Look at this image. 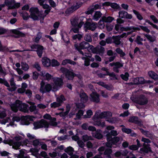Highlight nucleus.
<instances>
[{
    "mask_svg": "<svg viewBox=\"0 0 158 158\" xmlns=\"http://www.w3.org/2000/svg\"><path fill=\"white\" fill-rule=\"evenodd\" d=\"M63 84V80L61 78L55 77L53 79V82L51 84L47 83L45 84L43 81H41L40 90L43 93L49 92L51 90L56 91L59 89V87L62 86Z\"/></svg>",
    "mask_w": 158,
    "mask_h": 158,
    "instance_id": "f257e3e1",
    "label": "nucleus"
},
{
    "mask_svg": "<svg viewBox=\"0 0 158 158\" xmlns=\"http://www.w3.org/2000/svg\"><path fill=\"white\" fill-rule=\"evenodd\" d=\"M12 110L15 112H16L19 110L24 112L28 111V106L24 103H22L19 100H17L15 103L10 106Z\"/></svg>",
    "mask_w": 158,
    "mask_h": 158,
    "instance_id": "f03ea898",
    "label": "nucleus"
},
{
    "mask_svg": "<svg viewBox=\"0 0 158 158\" xmlns=\"http://www.w3.org/2000/svg\"><path fill=\"white\" fill-rule=\"evenodd\" d=\"M104 134H106L107 139L108 142L106 143V145L107 147L110 148L112 146V144H116L118 143V144L120 143L122 141V138H119L117 137H114L112 138V137L110 136L109 132L105 131L103 132Z\"/></svg>",
    "mask_w": 158,
    "mask_h": 158,
    "instance_id": "7ed1b4c3",
    "label": "nucleus"
},
{
    "mask_svg": "<svg viewBox=\"0 0 158 158\" xmlns=\"http://www.w3.org/2000/svg\"><path fill=\"white\" fill-rule=\"evenodd\" d=\"M30 17L34 20H37L38 19H43L44 17L46 16L41 13L39 11L37 8L33 7L30 9Z\"/></svg>",
    "mask_w": 158,
    "mask_h": 158,
    "instance_id": "20e7f679",
    "label": "nucleus"
},
{
    "mask_svg": "<svg viewBox=\"0 0 158 158\" xmlns=\"http://www.w3.org/2000/svg\"><path fill=\"white\" fill-rule=\"evenodd\" d=\"M112 116V113L109 112H104L101 113L97 112L94 116L93 119L95 121H97L98 118H109Z\"/></svg>",
    "mask_w": 158,
    "mask_h": 158,
    "instance_id": "39448f33",
    "label": "nucleus"
},
{
    "mask_svg": "<svg viewBox=\"0 0 158 158\" xmlns=\"http://www.w3.org/2000/svg\"><path fill=\"white\" fill-rule=\"evenodd\" d=\"M74 46L80 52V53L82 55H84L83 52L81 50V49L84 48H87L88 47H90L91 48L93 46L91 45L90 46L89 44L85 42H83L80 44H75Z\"/></svg>",
    "mask_w": 158,
    "mask_h": 158,
    "instance_id": "423d86ee",
    "label": "nucleus"
},
{
    "mask_svg": "<svg viewBox=\"0 0 158 158\" xmlns=\"http://www.w3.org/2000/svg\"><path fill=\"white\" fill-rule=\"evenodd\" d=\"M34 129H37L42 127H48L49 124L46 120L42 119L39 122H36L34 123Z\"/></svg>",
    "mask_w": 158,
    "mask_h": 158,
    "instance_id": "0eeeda50",
    "label": "nucleus"
},
{
    "mask_svg": "<svg viewBox=\"0 0 158 158\" xmlns=\"http://www.w3.org/2000/svg\"><path fill=\"white\" fill-rule=\"evenodd\" d=\"M5 3L8 7V9L18 8L20 6V3H16L14 0H6Z\"/></svg>",
    "mask_w": 158,
    "mask_h": 158,
    "instance_id": "6e6552de",
    "label": "nucleus"
},
{
    "mask_svg": "<svg viewBox=\"0 0 158 158\" xmlns=\"http://www.w3.org/2000/svg\"><path fill=\"white\" fill-rule=\"evenodd\" d=\"M131 100L134 102L138 103L141 105H144L147 103V99L144 96L138 98H135L133 97L131 98Z\"/></svg>",
    "mask_w": 158,
    "mask_h": 158,
    "instance_id": "1a4fd4ad",
    "label": "nucleus"
},
{
    "mask_svg": "<svg viewBox=\"0 0 158 158\" xmlns=\"http://www.w3.org/2000/svg\"><path fill=\"white\" fill-rule=\"evenodd\" d=\"M118 17L120 18H125L131 19L132 18L131 15L123 10H120L118 13Z\"/></svg>",
    "mask_w": 158,
    "mask_h": 158,
    "instance_id": "9d476101",
    "label": "nucleus"
},
{
    "mask_svg": "<svg viewBox=\"0 0 158 158\" xmlns=\"http://www.w3.org/2000/svg\"><path fill=\"white\" fill-rule=\"evenodd\" d=\"M21 124L23 125H28L30 121L33 120V117L30 116H23L21 117Z\"/></svg>",
    "mask_w": 158,
    "mask_h": 158,
    "instance_id": "9b49d317",
    "label": "nucleus"
},
{
    "mask_svg": "<svg viewBox=\"0 0 158 158\" xmlns=\"http://www.w3.org/2000/svg\"><path fill=\"white\" fill-rule=\"evenodd\" d=\"M90 100L96 103L99 102L100 101L99 95L96 92H92L90 95Z\"/></svg>",
    "mask_w": 158,
    "mask_h": 158,
    "instance_id": "f8f14e48",
    "label": "nucleus"
},
{
    "mask_svg": "<svg viewBox=\"0 0 158 158\" xmlns=\"http://www.w3.org/2000/svg\"><path fill=\"white\" fill-rule=\"evenodd\" d=\"M43 117L44 118L50 120V124L53 126H56L57 124V123L55 122L56 119L55 118H52L51 115L48 114H45Z\"/></svg>",
    "mask_w": 158,
    "mask_h": 158,
    "instance_id": "ddd939ff",
    "label": "nucleus"
},
{
    "mask_svg": "<svg viewBox=\"0 0 158 158\" xmlns=\"http://www.w3.org/2000/svg\"><path fill=\"white\" fill-rule=\"evenodd\" d=\"M84 27L87 29L94 31L96 28L97 25L95 23L87 22L85 24Z\"/></svg>",
    "mask_w": 158,
    "mask_h": 158,
    "instance_id": "4468645a",
    "label": "nucleus"
},
{
    "mask_svg": "<svg viewBox=\"0 0 158 158\" xmlns=\"http://www.w3.org/2000/svg\"><path fill=\"white\" fill-rule=\"evenodd\" d=\"M81 101L83 103L86 102L88 99V97L83 90H81L79 94Z\"/></svg>",
    "mask_w": 158,
    "mask_h": 158,
    "instance_id": "2eb2a0df",
    "label": "nucleus"
},
{
    "mask_svg": "<svg viewBox=\"0 0 158 158\" xmlns=\"http://www.w3.org/2000/svg\"><path fill=\"white\" fill-rule=\"evenodd\" d=\"M42 64L44 67H48L51 65V61L50 60L46 57L42 58Z\"/></svg>",
    "mask_w": 158,
    "mask_h": 158,
    "instance_id": "dca6fc26",
    "label": "nucleus"
},
{
    "mask_svg": "<svg viewBox=\"0 0 158 158\" xmlns=\"http://www.w3.org/2000/svg\"><path fill=\"white\" fill-rule=\"evenodd\" d=\"M41 75L46 80H49L51 79H53L54 78H53L52 76L48 73H46L44 71H42L41 72Z\"/></svg>",
    "mask_w": 158,
    "mask_h": 158,
    "instance_id": "f3484780",
    "label": "nucleus"
},
{
    "mask_svg": "<svg viewBox=\"0 0 158 158\" xmlns=\"http://www.w3.org/2000/svg\"><path fill=\"white\" fill-rule=\"evenodd\" d=\"M92 135L94 137L99 139L102 137V135L101 134V131L100 130H98L95 132L92 133Z\"/></svg>",
    "mask_w": 158,
    "mask_h": 158,
    "instance_id": "a211bd4d",
    "label": "nucleus"
},
{
    "mask_svg": "<svg viewBox=\"0 0 158 158\" xmlns=\"http://www.w3.org/2000/svg\"><path fill=\"white\" fill-rule=\"evenodd\" d=\"M102 6H110L112 8L114 9H118L120 7L116 3H110L109 2H106L102 4Z\"/></svg>",
    "mask_w": 158,
    "mask_h": 158,
    "instance_id": "6ab92c4d",
    "label": "nucleus"
},
{
    "mask_svg": "<svg viewBox=\"0 0 158 158\" xmlns=\"http://www.w3.org/2000/svg\"><path fill=\"white\" fill-rule=\"evenodd\" d=\"M75 76L74 73L72 71H67L65 74L66 78L68 80H72Z\"/></svg>",
    "mask_w": 158,
    "mask_h": 158,
    "instance_id": "aec40b11",
    "label": "nucleus"
},
{
    "mask_svg": "<svg viewBox=\"0 0 158 158\" xmlns=\"http://www.w3.org/2000/svg\"><path fill=\"white\" fill-rule=\"evenodd\" d=\"M101 118H98L97 119V121H95L94 120V124L95 125H97L98 126L103 127L105 126V122H102L99 121V119Z\"/></svg>",
    "mask_w": 158,
    "mask_h": 158,
    "instance_id": "412c9836",
    "label": "nucleus"
},
{
    "mask_svg": "<svg viewBox=\"0 0 158 158\" xmlns=\"http://www.w3.org/2000/svg\"><path fill=\"white\" fill-rule=\"evenodd\" d=\"M28 103L30 105H32L29 108V110L31 112H34L35 113H36L38 111L36 109V107L35 106L33 105L35 103L31 102H28Z\"/></svg>",
    "mask_w": 158,
    "mask_h": 158,
    "instance_id": "4be33fe9",
    "label": "nucleus"
},
{
    "mask_svg": "<svg viewBox=\"0 0 158 158\" xmlns=\"http://www.w3.org/2000/svg\"><path fill=\"white\" fill-rule=\"evenodd\" d=\"M114 19V18L111 16L108 17L104 16L102 18V20L106 23H111Z\"/></svg>",
    "mask_w": 158,
    "mask_h": 158,
    "instance_id": "5701e85b",
    "label": "nucleus"
},
{
    "mask_svg": "<svg viewBox=\"0 0 158 158\" xmlns=\"http://www.w3.org/2000/svg\"><path fill=\"white\" fill-rule=\"evenodd\" d=\"M102 14L100 11H96L93 17V19L95 21H97L102 16Z\"/></svg>",
    "mask_w": 158,
    "mask_h": 158,
    "instance_id": "b1692460",
    "label": "nucleus"
},
{
    "mask_svg": "<svg viewBox=\"0 0 158 158\" xmlns=\"http://www.w3.org/2000/svg\"><path fill=\"white\" fill-rule=\"evenodd\" d=\"M134 82L136 84L143 83H144V79L142 77L136 78L134 79Z\"/></svg>",
    "mask_w": 158,
    "mask_h": 158,
    "instance_id": "393cba45",
    "label": "nucleus"
},
{
    "mask_svg": "<svg viewBox=\"0 0 158 158\" xmlns=\"http://www.w3.org/2000/svg\"><path fill=\"white\" fill-rule=\"evenodd\" d=\"M112 39L113 40V43L116 45H119L120 44V38L119 36H113Z\"/></svg>",
    "mask_w": 158,
    "mask_h": 158,
    "instance_id": "a878e982",
    "label": "nucleus"
},
{
    "mask_svg": "<svg viewBox=\"0 0 158 158\" xmlns=\"http://www.w3.org/2000/svg\"><path fill=\"white\" fill-rule=\"evenodd\" d=\"M44 49L43 46L40 45L39 47L37 49V52L38 56L41 57L43 54V51Z\"/></svg>",
    "mask_w": 158,
    "mask_h": 158,
    "instance_id": "bb28decb",
    "label": "nucleus"
},
{
    "mask_svg": "<svg viewBox=\"0 0 158 158\" xmlns=\"http://www.w3.org/2000/svg\"><path fill=\"white\" fill-rule=\"evenodd\" d=\"M112 152V150L110 149H107L105 150L104 153L105 158H111L110 155Z\"/></svg>",
    "mask_w": 158,
    "mask_h": 158,
    "instance_id": "cd10ccee",
    "label": "nucleus"
},
{
    "mask_svg": "<svg viewBox=\"0 0 158 158\" xmlns=\"http://www.w3.org/2000/svg\"><path fill=\"white\" fill-rule=\"evenodd\" d=\"M133 11L139 20H141L143 19V18L142 16L138 11L135 10H133Z\"/></svg>",
    "mask_w": 158,
    "mask_h": 158,
    "instance_id": "c85d7f7f",
    "label": "nucleus"
},
{
    "mask_svg": "<svg viewBox=\"0 0 158 158\" xmlns=\"http://www.w3.org/2000/svg\"><path fill=\"white\" fill-rule=\"evenodd\" d=\"M65 100V99L64 96L62 95L56 98V101L58 102L61 105L64 101Z\"/></svg>",
    "mask_w": 158,
    "mask_h": 158,
    "instance_id": "c756f323",
    "label": "nucleus"
},
{
    "mask_svg": "<svg viewBox=\"0 0 158 158\" xmlns=\"http://www.w3.org/2000/svg\"><path fill=\"white\" fill-rule=\"evenodd\" d=\"M68 63H69L73 65L76 64L75 62L69 59H65L63 61L62 64L63 65H65Z\"/></svg>",
    "mask_w": 158,
    "mask_h": 158,
    "instance_id": "7c9ffc66",
    "label": "nucleus"
},
{
    "mask_svg": "<svg viewBox=\"0 0 158 158\" xmlns=\"http://www.w3.org/2000/svg\"><path fill=\"white\" fill-rule=\"evenodd\" d=\"M148 74L149 76L154 79H158V75L154 72L150 71L148 72Z\"/></svg>",
    "mask_w": 158,
    "mask_h": 158,
    "instance_id": "2f4dec72",
    "label": "nucleus"
},
{
    "mask_svg": "<svg viewBox=\"0 0 158 158\" xmlns=\"http://www.w3.org/2000/svg\"><path fill=\"white\" fill-rule=\"evenodd\" d=\"M64 151L69 155H71L73 154L74 152L73 148L69 146L65 149Z\"/></svg>",
    "mask_w": 158,
    "mask_h": 158,
    "instance_id": "473e14b6",
    "label": "nucleus"
},
{
    "mask_svg": "<svg viewBox=\"0 0 158 158\" xmlns=\"http://www.w3.org/2000/svg\"><path fill=\"white\" fill-rule=\"evenodd\" d=\"M42 6H43V7L44 8L48 9L47 10H45V13L43 14L44 15H46L51 10L50 7L47 4H43Z\"/></svg>",
    "mask_w": 158,
    "mask_h": 158,
    "instance_id": "72a5a7b5",
    "label": "nucleus"
},
{
    "mask_svg": "<svg viewBox=\"0 0 158 158\" xmlns=\"http://www.w3.org/2000/svg\"><path fill=\"white\" fill-rule=\"evenodd\" d=\"M21 145V143L20 142H16L13 143L12 145L13 148L17 150L19 148V147Z\"/></svg>",
    "mask_w": 158,
    "mask_h": 158,
    "instance_id": "f704fd0d",
    "label": "nucleus"
},
{
    "mask_svg": "<svg viewBox=\"0 0 158 158\" xmlns=\"http://www.w3.org/2000/svg\"><path fill=\"white\" fill-rule=\"evenodd\" d=\"M24 151L23 149H22L20 151V153L19 154H15V157L17 158H24L25 156H24Z\"/></svg>",
    "mask_w": 158,
    "mask_h": 158,
    "instance_id": "c9c22d12",
    "label": "nucleus"
},
{
    "mask_svg": "<svg viewBox=\"0 0 158 158\" xmlns=\"http://www.w3.org/2000/svg\"><path fill=\"white\" fill-rule=\"evenodd\" d=\"M20 13L25 20H27L30 17L28 14L25 11H23L22 13L20 12Z\"/></svg>",
    "mask_w": 158,
    "mask_h": 158,
    "instance_id": "e433bc0d",
    "label": "nucleus"
},
{
    "mask_svg": "<svg viewBox=\"0 0 158 158\" xmlns=\"http://www.w3.org/2000/svg\"><path fill=\"white\" fill-rule=\"evenodd\" d=\"M144 147L140 149V150L143 152L147 153L151 151L150 148L146 146L145 144H143Z\"/></svg>",
    "mask_w": 158,
    "mask_h": 158,
    "instance_id": "4c0bfd02",
    "label": "nucleus"
},
{
    "mask_svg": "<svg viewBox=\"0 0 158 158\" xmlns=\"http://www.w3.org/2000/svg\"><path fill=\"white\" fill-rule=\"evenodd\" d=\"M144 36L151 42L154 41L156 40V38L154 36H152L150 35L145 34Z\"/></svg>",
    "mask_w": 158,
    "mask_h": 158,
    "instance_id": "58836bf2",
    "label": "nucleus"
},
{
    "mask_svg": "<svg viewBox=\"0 0 158 158\" xmlns=\"http://www.w3.org/2000/svg\"><path fill=\"white\" fill-rule=\"evenodd\" d=\"M30 151L31 152L33 155L36 156L38 154L39 150L37 149L32 148L30 149Z\"/></svg>",
    "mask_w": 158,
    "mask_h": 158,
    "instance_id": "ea45409f",
    "label": "nucleus"
},
{
    "mask_svg": "<svg viewBox=\"0 0 158 158\" xmlns=\"http://www.w3.org/2000/svg\"><path fill=\"white\" fill-rule=\"evenodd\" d=\"M82 5V3L81 2H79L74 4L72 6L74 10H75L80 7Z\"/></svg>",
    "mask_w": 158,
    "mask_h": 158,
    "instance_id": "a19ab883",
    "label": "nucleus"
},
{
    "mask_svg": "<svg viewBox=\"0 0 158 158\" xmlns=\"http://www.w3.org/2000/svg\"><path fill=\"white\" fill-rule=\"evenodd\" d=\"M61 106L60 104L57 101L54 102L50 104V107L53 108H56Z\"/></svg>",
    "mask_w": 158,
    "mask_h": 158,
    "instance_id": "79ce46f5",
    "label": "nucleus"
},
{
    "mask_svg": "<svg viewBox=\"0 0 158 158\" xmlns=\"http://www.w3.org/2000/svg\"><path fill=\"white\" fill-rule=\"evenodd\" d=\"M21 67L25 71L28 70L29 68L28 65L25 63H21Z\"/></svg>",
    "mask_w": 158,
    "mask_h": 158,
    "instance_id": "37998d69",
    "label": "nucleus"
},
{
    "mask_svg": "<svg viewBox=\"0 0 158 158\" xmlns=\"http://www.w3.org/2000/svg\"><path fill=\"white\" fill-rule=\"evenodd\" d=\"M82 139L84 142H85L89 140H92L93 139L90 136H89L87 135H84L82 136Z\"/></svg>",
    "mask_w": 158,
    "mask_h": 158,
    "instance_id": "c03bdc74",
    "label": "nucleus"
},
{
    "mask_svg": "<svg viewBox=\"0 0 158 158\" xmlns=\"http://www.w3.org/2000/svg\"><path fill=\"white\" fill-rule=\"evenodd\" d=\"M97 51V53L99 54L100 55H102L103 54L105 49L104 48L102 47H100V48H98Z\"/></svg>",
    "mask_w": 158,
    "mask_h": 158,
    "instance_id": "a18cd8bd",
    "label": "nucleus"
},
{
    "mask_svg": "<svg viewBox=\"0 0 158 158\" xmlns=\"http://www.w3.org/2000/svg\"><path fill=\"white\" fill-rule=\"evenodd\" d=\"M93 112L91 110H88L86 112V114L84 115L85 118H90L93 115Z\"/></svg>",
    "mask_w": 158,
    "mask_h": 158,
    "instance_id": "49530a36",
    "label": "nucleus"
},
{
    "mask_svg": "<svg viewBox=\"0 0 158 158\" xmlns=\"http://www.w3.org/2000/svg\"><path fill=\"white\" fill-rule=\"evenodd\" d=\"M138 120V118L136 117H130L128 120L129 122L131 123H135L137 122Z\"/></svg>",
    "mask_w": 158,
    "mask_h": 158,
    "instance_id": "de8ad7c7",
    "label": "nucleus"
},
{
    "mask_svg": "<svg viewBox=\"0 0 158 158\" xmlns=\"http://www.w3.org/2000/svg\"><path fill=\"white\" fill-rule=\"evenodd\" d=\"M143 40V39L141 38L140 36H137L135 41L139 44L143 45V43L141 42Z\"/></svg>",
    "mask_w": 158,
    "mask_h": 158,
    "instance_id": "09e8293b",
    "label": "nucleus"
},
{
    "mask_svg": "<svg viewBox=\"0 0 158 158\" xmlns=\"http://www.w3.org/2000/svg\"><path fill=\"white\" fill-rule=\"evenodd\" d=\"M10 87L8 88L9 91H14L17 88V87L15 85V83H12L11 84H10Z\"/></svg>",
    "mask_w": 158,
    "mask_h": 158,
    "instance_id": "8fccbe9b",
    "label": "nucleus"
},
{
    "mask_svg": "<svg viewBox=\"0 0 158 158\" xmlns=\"http://www.w3.org/2000/svg\"><path fill=\"white\" fill-rule=\"evenodd\" d=\"M60 65V63L56 60L53 59L52 60V65L53 67L58 66Z\"/></svg>",
    "mask_w": 158,
    "mask_h": 158,
    "instance_id": "3c124183",
    "label": "nucleus"
},
{
    "mask_svg": "<svg viewBox=\"0 0 158 158\" xmlns=\"http://www.w3.org/2000/svg\"><path fill=\"white\" fill-rule=\"evenodd\" d=\"M116 51L121 56H123L125 55V53L120 48H117L116 50Z\"/></svg>",
    "mask_w": 158,
    "mask_h": 158,
    "instance_id": "603ef678",
    "label": "nucleus"
},
{
    "mask_svg": "<svg viewBox=\"0 0 158 158\" xmlns=\"http://www.w3.org/2000/svg\"><path fill=\"white\" fill-rule=\"evenodd\" d=\"M82 37V35L80 34H76L73 35L72 38L73 40H76L78 39L79 40H80Z\"/></svg>",
    "mask_w": 158,
    "mask_h": 158,
    "instance_id": "864d4df0",
    "label": "nucleus"
},
{
    "mask_svg": "<svg viewBox=\"0 0 158 158\" xmlns=\"http://www.w3.org/2000/svg\"><path fill=\"white\" fill-rule=\"evenodd\" d=\"M84 114V112L82 110H79L77 114L76 118L77 119L80 118Z\"/></svg>",
    "mask_w": 158,
    "mask_h": 158,
    "instance_id": "5fc2aeb1",
    "label": "nucleus"
},
{
    "mask_svg": "<svg viewBox=\"0 0 158 158\" xmlns=\"http://www.w3.org/2000/svg\"><path fill=\"white\" fill-rule=\"evenodd\" d=\"M129 74L127 73H125L124 75L122 74L121 75V77L124 80L127 81L128 79Z\"/></svg>",
    "mask_w": 158,
    "mask_h": 158,
    "instance_id": "6e6d98bb",
    "label": "nucleus"
},
{
    "mask_svg": "<svg viewBox=\"0 0 158 158\" xmlns=\"http://www.w3.org/2000/svg\"><path fill=\"white\" fill-rule=\"evenodd\" d=\"M48 106V105L40 103L37 105V107L40 109H44Z\"/></svg>",
    "mask_w": 158,
    "mask_h": 158,
    "instance_id": "4d7b16f0",
    "label": "nucleus"
},
{
    "mask_svg": "<svg viewBox=\"0 0 158 158\" xmlns=\"http://www.w3.org/2000/svg\"><path fill=\"white\" fill-rule=\"evenodd\" d=\"M127 30H132L133 31H139L140 30V28L139 27H131L128 28Z\"/></svg>",
    "mask_w": 158,
    "mask_h": 158,
    "instance_id": "13d9d810",
    "label": "nucleus"
},
{
    "mask_svg": "<svg viewBox=\"0 0 158 158\" xmlns=\"http://www.w3.org/2000/svg\"><path fill=\"white\" fill-rule=\"evenodd\" d=\"M74 10L72 6L68 8L65 11V13L67 14H69L72 13L73 11H74Z\"/></svg>",
    "mask_w": 158,
    "mask_h": 158,
    "instance_id": "bf43d9fd",
    "label": "nucleus"
},
{
    "mask_svg": "<svg viewBox=\"0 0 158 158\" xmlns=\"http://www.w3.org/2000/svg\"><path fill=\"white\" fill-rule=\"evenodd\" d=\"M12 31L13 33L19 36H22L23 35V34L21 32L17 30H13Z\"/></svg>",
    "mask_w": 158,
    "mask_h": 158,
    "instance_id": "052dcab7",
    "label": "nucleus"
},
{
    "mask_svg": "<svg viewBox=\"0 0 158 158\" xmlns=\"http://www.w3.org/2000/svg\"><path fill=\"white\" fill-rule=\"evenodd\" d=\"M139 148V147L136 145H132L129 147V149L133 151L137 150Z\"/></svg>",
    "mask_w": 158,
    "mask_h": 158,
    "instance_id": "680f3d73",
    "label": "nucleus"
},
{
    "mask_svg": "<svg viewBox=\"0 0 158 158\" xmlns=\"http://www.w3.org/2000/svg\"><path fill=\"white\" fill-rule=\"evenodd\" d=\"M41 33L39 32L38 34L36 37L35 38L34 41L36 42H38L39 40L41 38Z\"/></svg>",
    "mask_w": 158,
    "mask_h": 158,
    "instance_id": "e2e57ef3",
    "label": "nucleus"
},
{
    "mask_svg": "<svg viewBox=\"0 0 158 158\" xmlns=\"http://www.w3.org/2000/svg\"><path fill=\"white\" fill-rule=\"evenodd\" d=\"M150 19L155 23H158V19L154 15H151L150 16Z\"/></svg>",
    "mask_w": 158,
    "mask_h": 158,
    "instance_id": "0e129e2a",
    "label": "nucleus"
},
{
    "mask_svg": "<svg viewBox=\"0 0 158 158\" xmlns=\"http://www.w3.org/2000/svg\"><path fill=\"white\" fill-rule=\"evenodd\" d=\"M104 22L102 20H100L98 22V26L100 28H103L105 24L104 23Z\"/></svg>",
    "mask_w": 158,
    "mask_h": 158,
    "instance_id": "69168bd1",
    "label": "nucleus"
},
{
    "mask_svg": "<svg viewBox=\"0 0 158 158\" xmlns=\"http://www.w3.org/2000/svg\"><path fill=\"white\" fill-rule=\"evenodd\" d=\"M41 143V142H40L38 140L36 139L33 141V144L35 146H40Z\"/></svg>",
    "mask_w": 158,
    "mask_h": 158,
    "instance_id": "338daca9",
    "label": "nucleus"
},
{
    "mask_svg": "<svg viewBox=\"0 0 158 158\" xmlns=\"http://www.w3.org/2000/svg\"><path fill=\"white\" fill-rule=\"evenodd\" d=\"M85 40L89 42H91L92 41V39L90 36L89 35H86L85 37Z\"/></svg>",
    "mask_w": 158,
    "mask_h": 158,
    "instance_id": "774afa93",
    "label": "nucleus"
}]
</instances>
